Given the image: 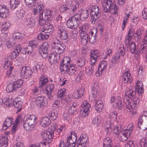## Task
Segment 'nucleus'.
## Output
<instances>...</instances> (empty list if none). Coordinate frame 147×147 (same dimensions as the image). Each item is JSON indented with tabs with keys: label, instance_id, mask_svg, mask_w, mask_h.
<instances>
[{
	"label": "nucleus",
	"instance_id": "obj_1",
	"mask_svg": "<svg viewBox=\"0 0 147 147\" xmlns=\"http://www.w3.org/2000/svg\"><path fill=\"white\" fill-rule=\"evenodd\" d=\"M136 92L130 88H127L125 92V96L123 102L125 104L126 107L131 111L133 114L136 112L135 108L138 107L139 99L135 96Z\"/></svg>",
	"mask_w": 147,
	"mask_h": 147
},
{
	"label": "nucleus",
	"instance_id": "obj_2",
	"mask_svg": "<svg viewBox=\"0 0 147 147\" xmlns=\"http://www.w3.org/2000/svg\"><path fill=\"white\" fill-rule=\"evenodd\" d=\"M77 2V3L74 4L70 1H67L65 4H64L59 9L60 11L65 13H69L72 14L75 13L78 10L80 3H82L84 0H75Z\"/></svg>",
	"mask_w": 147,
	"mask_h": 147
},
{
	"label": "nucleus",
	"instance_id": "obj_3",
	"mask_svg": "<svg viewBox=\"0 0 147 147\" xmlns=\"http://www.w3.org/2000/svg\"><path fill=\"white\" fill-rule=\"evenodd\" d=\"M102 8L106 13L115 14L118 11V7L115 3L111 0H105L102 3Z\"/></svg>",
	"mask_w": 147,
	"mask_h": 147
},
{
	"label": "nucleus",
	"instance_id": "obj_4",
	"mask_svg": "<svg viewBox=\"0 0 147 147\" xmlns=\"http://www.w3.org/2000/svg\"><path fill=\"white\" fill-rule=\"evenodd\" d=\"M25 119L23 123L24 129L26 131L31 130L37 123L36 117L33 115L28 114Z\"/></svg>",
	"mask_w": 147,
	"mask_h": 147
},
{
	"label": "nucleus",
	"instance_id": "obj_5",
	"mask_svg": "<svg viewBox=\"0 0 147 147\" xmlns=\"http://www.w3.org/2000/svg\"><path fill=\"white\" fill-rule=\"evenodd\" d=\"M53 43L51 45L52 49L55 53L59 55L63 53L65 49V46L61 43L60 40L56 37L53 38Z\"/></svg>",
	"mask_w": 147,
	"mask_h": 147
},
{
	"label": "nucleus",
	"instance_id": "obj_6",
	"mask_svg": "<svg viewBox=\"0 0 147 147\" xmlns=\"http://www.w3.org/2000/svg\"><path fill=\"white\" fill-rule=\"evenodd\" d=\"M52 27L51 24H48L45 25L44 28L41 29L43 32L38 34L37 38L38 40H42L47 39L49 37V33L51 31Z\"/></svg>",
	"mask_w": 147,
	"mask_h": 147
},
{
	"label": "nucleus",
	"instance_id": "obj_7",
	"mask_svg": "<svg viewBox=\"0 0 147 147\" xmlns=\"http://www.w3.org/2000/svg\"><path fill=\"white\" fill-rule=\"evenodd\" d=\"M90 11L92 20L91 23L93 24H94L97 19L100 15L101 10L98 6L94 5L91 7Z\"/></svg>",
	"mask_w": 147,
	"mask_h": 147
},
{
	"label": "nucleus",
	"instance_id": "obj_8",
	"mask_svg": "<svg viewBox=\"0 0 147 147\" xmlns=\"http://www.w3.org/2000/svg\"><path fill=\"white\" fill-rule=\"evenodd\" d=\"M133 130V127L131 126H129L128 129H124L123 131H120L119 136H118L119 140L123 142L126 141L130 137Z\"/></svg>",
	"mask_w": 147,
	"mask_h": 147
},
{
	"label": "nucleus",
	"instance_id": "obj_9",
	"mask_svg": "<svg viewBox=\"0 0 147 147\" xmlns=\"http://www.w3.org/2000/svg\"><path fill=\"white\" fill-rule=\"evenodd\" d=\"M23 82L22 80L19 79L10 84L6 88L7 91L9 92L17 90L22 85Z\"/></svg>",
	"mask_w": 147,
	"mask_h": 147
},
{
	"label": "nucleus",
	"instance_id": "obj_10",
	"mask_svg": "<svg viewBox=\"0 0 147 147\" xmlns=\"http://www.w3.org/2000/svg\"><path fill=\"white\" fill-rule=\"evenodd\" d=\"M57 33L58 37L61 40H66L68 37L67 31L61 24L59 25L57 28Z\"/></svg>",
	"mask_w": 147,
	"mask_h": 147
},
{
	"label": "nucleus",
	"instance_id": "obj_11",
	"mask_svg": "<svg viewBox=\"0 0 147 147\" xmlns=\"http://www.w3.org/2000/svg\"><path fill=\"white\" fill-rule=\"evenodd\" d=\"M79 22L78 18L74 14L67 20V26L68 28L72 29L76 28L78 26Z\"/></svg>",
	"mask_w": 147,
	"mask_h": 147
},
{
	"label": "nucleus",
	"instance_id": "obj_12",
	"mask_svg": "<svg viewBox=\"0 0 147 147\" xmlns=\"http://www.w3.org/2000/svg\"><path fill=\"white\" fill-rule=\"evenodd\" d=\"M90 105L86 100L83 101L81 104L80 114L81 116L84 117L87 116L90 111Z\"/></svg>",
	"mask_w": 147,
	"mask_h": 147
},
{
	"label": "nucleus",
	"instance_id": "obj_13",
	"mask_svg": "<svg viewBox=\"0 0 147 147\" xmlns=\"http://www.w3.org/2000/svg\"><path fill=\"white\" fill-rule=\"evenodd\" d=\"M57 12L52 11L50 9H44L40 13V17L43 16L44 18L47 21H50L54 16L57 15Z\"/></svg>",
	"mask_w": 147,
	"mask_h": 147
},
{
	"label": "nucleus",
	"instance_id": "obj_14",
	"mask_svg": "<svg viewBox=\"0 0 147 147\" xmlns=\"http://www.w3.org/2000/svg\"><path fill=\"white\" fill-rule=\"evenodd\" d=\"M33 73L32 69L30 67L27 66L23 67L20 71V76L23 78L27 79L31 77Z\"/></svg>",
	"mask_w": 147,
	"mask_h": 147
},
{
	"label": "nucleus",
	"instance_id": "obj_15",
	"mask_svg": "<svg viewBox=\"0 0 147 147\" xmlns=\"http://www.w3.org/2000/svg\"><path fill=\"white\" fill-rule=\"evenodd\" d=\"M41 135L42 139L46 141L45 143H50L53 139L54 136V132L44 131L41 133Z\"/></svg>",
	"mask_w": 147,
	"mask_h": 147
},
{
	"label": "nucleus",
	"instance_id": "obj_16",
	"mask_svg": "<svg viewBox=\"0 0 147 147\" xmlns=\"http://www.w3.org/2000/svg\"><path fill=\"white\" fill-rule=\"evenodd\" d=\"M48 47V43L45 42L40 47L39 52L43 58H46L48 55L49 52Z\"/></svg>",
	"mask_w": 147,
	"mask_h": 147
},
{
	"label": "nucleus",
	"instance_id": "obj_17",
	"mask_svg": "<svg viewBox=\"0 0 147 147\" xmlns=\"http://www.w3.org/2000/svg\"><path fill=\"white\" fill-rule=\"evenodd\" d=\"M90 12V9L84 10L81 11L80 15L76 14H75V15L78 18L79 21L80 19L82 21H85L89 17Z\"/></svg>",
	"mask_w": 147,
	"mask_h": 147
},
{
	"label": "nucleus",
	"instance_id": "obj_18",
	"mask_svg": "<svg viewBox=\"0 0 147 147\" xmlns=\"http://www.w3.org/2000/svg\"><path fill=\"white\" fill-rule=\"evenodd\" d=\"M98 31L96 28H94L92 29L88 34V40L90 43L93 44L96 41V34Z\"/></svg>",
	"mask_w": 147,
	"mask_h": 147
},
{
	"label": "nucleus",
	"instance_id": "obj_19",
	"mask_svg": "<svg viewBox=\"0 0 147 147\" xmlns=\"http://www.w3.org/2000/svg\"><path fill=\"white\" fill-rule=\"evenodd\" d=\"M9 14V9L5 5H0V17L3 19L6 18Z\"/></svg>",
	"mask_w": 147,
	"mask_h": 147
},
{
	"label": "nucleus",
	"instance_id": "obj_20",
	"mask_svg": "<svg viewBox=\"0 0 147 147\" xmlns=\"http://www.w3.org/2000/svg\"><path fill=\"white\" fill-rule=\"evenodd\" d=\"M98 56V51L97 50L95 49L91 51L90 54V64L94 65Z\"/></svg>",
	"mask_w": 147,
	"mask_h": 147
},
{
	"label": "nucleus",
	"instance_id": "obj_21",
	"mask_svg": "<svg viewBox=\"0 0 147 147\" xmlns=\"http://www.w3.org/2000/svg\"><path fill=\"white\" fill-rule=\"evenodd\" d=\"M55 89V86L54 84L49 85L45 89L48 98L51 99L52 98V93Z\"/></svg>",
	"mask_w": 147,
	"mask_h": 147
},
{
	"label": "nucleus",
	"instance_id": "obj_22",
	"mask_svg": "<svg viewBox=\"0 0 147 147\" xmlns=\"http://www.w3.org/2000/svg\"><path fill=\"white\" fill-rule=\"evenodd\" d=\"M77 138H72L69 136L67 138L66 142L65 144V147H74L76 144Z\"/></svg>",
	"mask_w": 147,
	"mask_h": 147
},
{
	"label": "nucleus",
	"instance_id": "obj_23",
	"mask_svg": "<svg viewBox=\"0 0 147 147\" xmlns=\"http://www.w3.org/2000/svg\"><path fill=\"white\" fill-rule=\"evenodd\" d=\"M35 99L36 105L40 108L42 107L45 104V99L43 96H38L35 98Z\"/></svg>",
	"mask_w": 147,
	"mask_h": 147
},
{
	"label": "nucleus",
	"instance_id": "obj_24",
	"mask_svg": "<svg viewBox=\"0 0 147 147\" xmlns=\"http://www.w3.org/2000/svg\"><path fill=\"white\" fill-rule=\"evenodd\" d=\"M19 98H16L14 100H13L12 105H13L17 111L16 113L21 111L22 109L21 102L18 99Z\"/></svg>",
	"mask_w": 147,
	"mask_h": 147
},
{
	"label": "nucleus",
	"instance_id": "obj_25",
	"mask_svg": "<svg viewBox=\"0 0 147 147\" xmlns=\"http://www.w3.org/2000/svg\"><path fill=\"white\" fill-rule=\"evenodd\" d=\"M35 7H34L33 11L34 14L35 15H38L39 16L40 13H42V11L43 10L44 8V5L41 4L39 2L36 4V9H35Z\"/></svg>",
	"mask_w": 147,
	"mask_h": 147
},
{
	"label": "nucleus",
	"instance_id": "obj_26",
	"mask_svg": "<svg viewBox=\"0 0 147 147\" xmlns=\"http://www.w3.org/2000/svg\"><path fill=\"white\" fill-rule=\"evenodd\" d=\"M59 59V55L55 53H52L49 55V60L50 63L52 64L56 63Z\"/></svg>",
	"mask_w": 147,
	"mask_h": 147
},
{
	"label": "nucleus",
	"instance_id": "obj_27",
	"mask_svg": "<svg viewBox=\"0 0 147 147\" xmlns=\"http://www.w3.org/2000/svg\"><path fill=\"white\" fill-rule=\"evenodd\" d=\"M13 118L12 117H8L5 120L3 123L2 129L5 130L8 127H10L13 122Z\"/></svg>",
	"mask_w": 147,
	"mask_h": 147
},
{
	"label": "nucleus",
	"instance_id": "obj_28",
	"mask_svg": "<svg viewBox=\"0 0 147 147\" xmlns=\"http://www.w3.org/2000/svg\"><path fill=\"white\" fill-rule=\"evenodd\" d=\"M122 80L125 83L131 82L132 81V78L130 74L128 71H126L123 74Z\"/></svg>",
	"mask_w": 147,
	"mask_h": 147
},
{
	"label": "nucleus",
	"instance_id": "obj_29",
	"mask_svg": "<svg viewBox=\"0 0 147 147\" xmlns=\"http://www.w3.org/2000/svg\"><path fill=\"white\" fill-rule=\"evenodd\" d=\"M147 121V112L146 113V115L142 114L140 115L139 117L138 121V127L140 129L144 130L143 127L142 126V123L143 121Z\"/></svg>",
	"mask_w": 147,
	"mask_h": 147
},
{
	"label": "nucleus",
	"instance_id": "obj_30",
	"mask_svg": "<svg viewBox=\"0 0 147 147\" xmlns=\"http://www.w3.org/2000/svg\"><path fill=\"white\" fill-rule=\"evenodd\" d=\"M64 60L63 59L60 64V69L61 72H66L69 66L70 61L69 60L67 61V63L66 64L64 63Z\"/></svg>",
	"mask_w": 147,
	"mask_h": 147
},
{
	"label": "nucleus",
	"instance_id": "obj_31",
	"mask_svg": "<svg viewBox=\"0 0 147 147\" xmlns=\"http://www.w3.org/2000/svg\"><path fill=\"white\" fill-rule=\"evenodd\" d=\"M142 34L141 30L140 28H139L135 32V33L133 36L135 41L139 43L141 42V40Z\"/></svg>",
	"mask_w": 147,
	"mask_h": 147
},
{
	"label": "nucleus",
	"instance_id": "obj_32",
	"mask_svg": "<svg viewBox=\"0 0 147 147\" xmlns=\"http://www.w3.org/2000/svg\"><path fill=\"white\" fill-rule=\"evenodd\" d=\"M84 139H81L80 140H78L77 142V144L78 147H87L88 142V137H86L84 136Z\"/></svg>",
	"mask_w": 147,
	"mask_h": 147
},
{
	"label": "nucleus",
	"instance_id": "obj_33",
	"mask_svg": "<svg viewBox=\"0 0 147 147\" xmlns=\"http://www.w3.org/2000/svg\"><path fill=\"white\" fill-rule=\"evenodd\" d=\"M48 79L44 75H42L40 76L39 80V87L40 88L45 86L48 82Z\"/></svg>",
	"mask_w": 147,
	"mask_h": 147
},
{
	"label": "nucleus",
	"instance_id": "obj_34",
	"mask_svg": "<svg viewBox=\"0 0 147 147\" xmlns=\"http://www.w3.org/2000/svg\"><path fill=\"white\" fill-rule=\"evenodd\" d=\"M95 84H93L92 85V90L91 91V94L89 97V99H91V100H95L97 93V90L96 87H95Z\"/></svg>",
	"mask_w": 147,
	"mask_h": 147
},
{
	"label": "nucleus",
	"instance_id": "obj_35",
	"mask_svg": "<svg viewBox=\"0 0 147 147\" xmlns=\"http://www.w3.org/2000/svg\"><path fill=\"white\" fill-rule=\"evenodd\" d=\"M89 28V25L87 23L83 24L80 27L79 32L80 34H88Z\"/></svg>",
	"mask_w": 147,
	"mask_h": 147
},
{
	"label": "nucleus",
	"instance_id": "obj_36",
	"mask_svg": "<svg viewBox=\"0 0 147 147\" xmlns=\"http://www.w3.org/2000/svg\"><path fill=\"white\" fill-rule=\"evenodd\" d=\"M8 138L3 136L0 137V147H7L8 145Z\"/></svg>",
	"mask_w": 147,
	"mask_h": 147
},
{
	"label": "nucleus",
	"instance_id": "obj_37",
	"mask_svg": "<svg viewBox=\"0 0 147 147\" xmlns=\"http://www.w3.org/2000/svg\"><path fill=\"white\" fill-rule=\"evenodd\" d=\"M81 42L84 45H86L88 40V34H80Z\"/></svg>",
	"mask_w": 147,
	"mask_h": 147
},
{
	"label": "nucleus",
	"instance_id": "obj_38",
	"mask_svg": "<svg viewBox=\"0 0 147 147\" xmlns=\"http://www.w3.org/2000/svg\"><path fill=\"white\" fill-rule=\"evenodd\" d=\"M50 119L46 117L42 118L40 124L43 127H46L50 123Z\"/></svg>",
	"mask_w": 147,
	"mask_h": 147
},
{
	"label": "nucleus",
	"instance_id": "obj_39",
	"mask_svg": "<svg viewBox=\"0 0 147 147\" xmlns=\"http://www.w3.org/2000/svg\"><path fill=\"white\" fill-rule=\"evenodd\" d=\"M10 26V24L9 23L5 22L1 26V30L2 32V33H3V34L4 35L5 37V39L7 38V35L6 33H4V32L5 31H6L8 29L9 27Z\"/></svg>",
	"mask_w": 147,
	"mask_h": 147
},
{
	"label": "nucleus",
	"instance_id": "obj_40",
	"mask_svg": "<svg viewBox=\"0 0 147 147\" xmlns=\"http://www.w3.org/2000/svg\"><path fill=\"white\" fill-rule=\"evenodd\" d=\"M84 93V88L82 87L81 88H78L77 90L74 92V97L77 99L79 98L83 95Z\"/></svg>",
	"mask_w": 147,
	"mask_h": 147
},
{
	"label": "nucleus",
	"instance_id": "obj_41",
	"mask_svg": "<svg viewBox=\"0 0 147 147\" xmlns=\"http://www.w3.org/2000/svg\"><path fill=\"white\" fill-rule=\"evenodd\" d=\"M76 69L75 65L74 64H71L69 65L66 73L69 75H73L75 74Z\"/></svg>",
	"mask_w": 147,
	"mask_h": 147
},
{
	"label": "nucleus",
	"instance_id": "obj_42",
	"mask_svg": "<svg viewBox=\"0 0 147 147\" xmlns=\"http://www.w3.org/2000/svg\"><path fill=\"white\" fill-rule=\"evenodd\" d=\"M37 0H24L27 6L31 9L35 7L36 1Z\"/></svg>",
	"mask_w": 147,
	"mask_h": 147
},
{
	"label": "nucleus",
	"instance_id": "obj_43",
	"mask_svg": "<svg viewBox=\"0 0 147 147\" xmlns=\"http://www.w3.org/2000/svg\"><path fill=\"white\" fill-rule=\"evenodd\" d=\"M136 89L139 93L142 94L144 92V90L142 88L143 84L140 81H138L136 84Z\"/></svg>",
	"mask_w": 147,
	"mask_h": 147
},
{
	"label": "nucleus",
	"instance_id": "obj_44",
	"mask_svg": "<svg viewBox=\"0 0 147 147\" xmlns=\"http://www.w3.org/2000/svg\"><path fill=\"white\" fill-rule=\"evenodd\" d=\"M65 92L66 90L64 88L60 89L59 90L57 93L58 98H60L62 100H64Z\"/></svg>",
	"mask_w": 147,
	"mask_h": 147
},
{
	"label": "nucleus",
	"instance_id": "obj_45",
	"mask_svg": "<svg viewBox=\"0 0 147 147\" xmlns=\"http://www.w3.org/2000/svg\"><path fill=\"white\" fill-rule=\"evenodd\" d=\"M58 113L57 111L54 109H52L49 112L48 114L49 117L51 118L52 120H56L57 118Z\"/></svg>",
	"mask_w": 147,
	"mask_h": 147
},
{
	"label": "nucleus",
	"instance_id": "obj_46",
	"mask_svg": "<svg viewBox=\"0 0 147 147\" xmlns=\"http://www.w3.org/2000/svg\"><path fill=\"white\" fill-rule=\"evenodd\" d=\"M76 62L77 65L78 67H82L85 65V59L84 57L80 58L77 59Z\"/></svg>",
	"mask_w": 147,
	"mask_h": 147
},
{
	"label": "nucleus",
	"instance_id": "obj_47",
	"mask_svg": "<svg viewBox=\"0 0 147 147\" xmlns=\"http://www.w3.org/2000/svg\"><path fill=\"white\" fill-rule=\"evenodd\" d=\"M107 65V62L106 61H102L100 62L98 66V70H100L101 74L106 68Z\"/></svg>",
	"mask_w": 147,
	"mask_h": 147
},
{
	"label": "nucleus",
	"instance_id": "obj_48",
	"mask_svg": "<svg viewBox=\"0 0 147 147\" xmlns=\"http://www.w3.org/2000/svg\"><path fill=\"white\" fill-rule=\"evenodd\" d=\"M20 0H11L10 1V7L12 9L16 8L20 4Z\"/></svg>",
	"mask_w": 147,
	"mask_h": 147
},
{
	"label": "nucleus",
	"instance_id": "obj_49",
	"mask_svg": "<svg viewBox=\"0 0 147 147\" xmlns=\"http://www.w3.org/2000/svg\"><path fill=\"white\" fill-rule=\"evenodd\" d=\"M39 19L38 20V24L40 25L41 26H43V27L42 28H44V26L45 25H47L48 24H51L50 23L46 21L47 20H45V18H44L43 16H41L40 17V15H39Z\"/></svg>",
	"mask_w": 147,
	"mask_h": 147
},
{
	"label": "nucleus",
	"instance_id": "obj_50",
	"mask_svg": "<svg viewBox=\"0 0 147 147\" xmlns=\"http://www.w3.org/2000/svg\"><path fill=\"white\" fill-rule=\"evenodd\" d=\"M90 66H88L86 67L85 71L89 75H92L94 71V69L95 67L94 65L90 64Z\"/></svg>",
	"mask_w": 147,
	"mask_h": 147
},
{
	"label": "nucleus",
	"instance_id": "obj_51",
	"mask_svg": "<svg viewBox=\"0 0 147 147\" xmlns=\"http://www.w3.org/2000/svg\"><path fill=\"white\" fill-rule=\"evenodd\" d=\"M77 104L76 102H74L69 108L68 113L71 114H73L77 109Z\"/></svg>",
	"mask_w": 147,
	"mask_h": 147
},
{
	"label": "nucleus",
	"instance_id": "obj_52",
	"mask_svg": "<svg viewBox=\"0 0 147 147\" xmlns=\"http://www.w3.org/2000/svg\"><path fill=\"white\" fill-rule=\"evenodd\" d=\"M113 144L111 140L109 137H106L104 140L103 146H112Z\"/></svg>",
	"mask_w": 147,
	"mask_h": 147
},
{
	"label": "nucleus",
	"instance_id": "obj_53",
	"mask_svg": "<svg viewBox=\"0 0 147 147\" xmlns=\"http://www.w3.org/2000/svg\"><path fill=\"white\" fill-rule=\"evenodd\" d=\"M64 127L63 126H57L54 127L55 131L58 134H58H57V136L59 137L58 136H62L63 135V129Z\"/></svg>",
	"mask_w": 147,
	"mask_h": 147
},
{
	"label": "nucleus",
	"instance_id": "obj_54",
	"mask_svg": "<svg viewBox=\"0 0 147 147\" xmlns=\"http://www.w3.org/2000/svg\"><path fill=\"white\" fill-rule=\"evenodd\" d=\"M35 21L33 18H31L26 22V24L30 27H33L35 25Z\"/></svg>",
	"mask_w": 147,
	"mask_h": 147
},
{
	"label": "nucleus",
	"instance_id": "obj_55",
	"mask_svg": "<svg viewBox=\"0 0 147 147\" xmlns=\"http://www.w3.org/2000/svg\"><path fill=\"white\" fill-rule=\"evenodd\" d=\"M13 100L10 98H6L3 100V107H4L12 106Z\"/></svg>",
	"mask_w": 147,
	"mask_h": 147
},
{
	"label": "nucleus",
	"instance_id": "obj_56",
	"mask_svg": "<svg viewBox=\"0 0 147 147\" xmlns=\"http://www.w3.org/2000/svg\"><path fill=\"white\" fill-rule=\"evenodd\" d=\"M129 48H130V51L131 53L132 54L134 53L136 50L139 51V49H138L137 47L136 48V45L133 42H132L130 44Z\"/></svg>",
	"mask_w": 147,
	"mask_h": 147
},
{
	"label": "nucleus",
	"instance_id": "obj_57",
	"mask_svg": "<svg viewBox=\"0 0 147 147\" xmlns=\"http://www.w3.org/2000/svg\"><path fill=\"white\" fill-rule=\"evenodd\" d=\"M101 118L100 117L94 118L92 121L93 124L95 127H98L100 124Z\"/></svg>",
	"mask_w": 147,
	"mask_h": 147
},
{
	"label": "nucleus",
	"instance_id": "obj_58",
	"mask_svg": "<svg viewBox=\"0 0 147 147\" xmlns=\"http://www.w3.org/2000/svg\"><path fill=\"white\" fill-rule=\"evenodd\" d=\"M32 51V49L30 47H28L23 49L22 53L23 54H30Z\"/></svg>",
	"mask_w": 147,
	"mask_h": 147
},
{
	"label": "nucleus",
	"instance_id": "obj_59",
	"mask_svg": "<svg viewBox=\"0 0 147 147\" xmlns=\"http://www.w3.org/2000/svg\"><path fill=\"white\" fill-rule=\"evenodd\" d=\"M138 46H140V48H139V51L140 53H144L145 52L147 51V46H144L143 44L141 45L140 44H138Z\"/></svg>",
	"mask_w": 147,
	"mask_h": 147
},
{
	"label": "nucleus",
	"instance_id": "obj_60",
	"mask_svg": "<svg viewBox=\"0 0 147 147\" xmlns=\"http://www.w3.org/2000/svg\"><path fill=\"white\" fill-rule=\"evenodd\" d=\"M34 65L33 68V70L34 72H37L38 70L40 69V67H42L41 66L43 65L41 64L40 65L37 63L36 61H34Z\"/></svg>",
	"mask_w": 147,
	"mask_h": 147
},
{
	"label": "nucleus",
	"instance_id": "obj_61",
	"mask_svg": "<svg viewBox=\"0 0 147 147\" xmlns=\"http://www.w3.org/2000/svg\"><path fill=\"white\" fill-rule=\"evenodd\" d=\"M15 45V42L14 40L11 41H7L6 43V45L8 48H10Z\"/></svg>",
	"mask_w": 147,
	"mask_h": 147
},
{
	"label": "nucleus",
	"instance_id": "obj_62",
	"mask_svg": "<svg viewBox=\"0 0 147 147\" xmlns=\"http://www.w3.org/2000/svg\"><path fill=\"white\" fill-rule=\"evenodd\" d=\"M59 101L57 100H55L54 102L53 105V107H54L56 108L57 109L58 111L60 110L61 108V107L59 104Z\"/></svg>",
	"mask_w": 147,
	"mask_h": 147
},
{
	"label": "nucleus",
	"instance_id": "obj_63",
	"mask_svg": "<svg viewBox=\"0 0 147 147\" xmlns=\"http://www.w3.org/2000/svg\"><path fill=\"white\" fill-rule=\"evenodd\" d=\"M28 47H30L32 49L33 48H36L37 45L36 41L34 40L30 41Z\"/></svg>",
	"mask_w": 147,
	"mask_h": 147
},
{
	"label": "nucleus",
	"instance_id": "obj_64",
	"mask_svg": "<svg viewBox=\"0 0 147 147\" xmlns=\"http://www.w3.org/2000/svg\"><path fill=\"white\" fill-rule=\"evenodd\" d=\"M23 34L20 32H16L14 33L13 35V38L16 39H20L22 38Z\"/></svg>",
	"mask_w": 147,
	"mask_h": 147
}]
</instances>
